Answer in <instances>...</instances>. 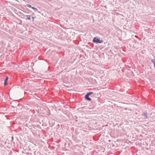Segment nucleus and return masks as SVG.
<instances>
[{"instance_id":"f257e3e1","label":"nucleus","mask_w":155,"mask_h":155,"mask_svg":"<svg viewBox=\"0 0 155 155\" xmlns=\"http://www.w3.org/2000/svg\"><path fill=\"white\" fill-rule=\"evenodd\" d=\"M93 42L94 43H101L103 42V41L100 40L95 37L94 38L93 40Z\"/></svg>"},{"instance_id":"f03ea898","label":"nucleus","mask_w":155,"mask_h":155,"mask_svg":"<svg viewBox=\"0 0 155 155\" xmlns=\"http://www.w3.org/2000/svg\"><path fill=\"white\" fill-rule=\"evenodd\" d=\"M142 115L143 116L144 119H147L148 118L147 114L146 112H143Z\"/></svg>"},{"instance_id":"7ed1b4c3","label":"nucleus","mask_w":155,"mask_h":155,"mask_svg":"<svg viewBox=\"0 0 155 155\" xmlns=\"http://www.w3.org/2000/svg\"><path fill=\"white\" fill-rule=\"evenodd\" d=\"M8 80V77H6V78L4 80V85L5 86H6L7 84V81Z\"/></svg>"},{"instance_id":"20e7f679","label":"nucleus","mask_w":155,"mask_h":155,"mask_svg":"<svg viewBox=\"0 0 155 155\" xmlns=\"http://www.w3.org/2000/svg\"><path fill=\"white\" fill-rule=\"evenodd\" d=\"M85 98L87 101H91V99L89 97V96L85 95Z\"/></svg>"},{"instance_id":"39448f33","label":"nucleus","mask_w":155,"mask_h":155,"mask_svg":"<svg viewBox=\"0 0 155 155\" xmlns=\"http://www.w3.org/2000/svg\"><path fill=\"white\" fill-rule=\"evenodd\" d=\"M151 61L154 64V66L155 68V57H154V58L153 59H151Z\"/></svg>"},{"instance_id":"423d86ee","label":"nucleus","mask_w":155,"mask_h":155,"mask_svg":"<svg viewBox=\"0 0 155 155\" xmlns=\"http://www.w3.org/2000/svg\"><path fill=\"white\" fill-rule=\"evenodd\" d=\"M4 97L3 93L0 91V99H2Z\"/></svg>"},{"instance_id":"0eeeda50","label":"nucleus","mask_w":155,"mask_h":155,"mask_svg":"<svg viewBox=\"0 0 155 155\" xmlns=\"http://www.w3.org/2000/svg\"><path fill=\"white\" fill-rule=\"evenodd\" d=\"M27 19H28V20H30V18H31V16L30 15H27Z\"/></svg>"},{"instance_id":"6e6552de","label":"nucleus","mask_w":155,"mask_h":155,"mask_svg":"<svg viewBox=\"0 0 155 155\" xmlns=\"http://www.w3.org/2000/svg\"><path fill=\"white\" fill-rule=\"evenodd\" d=\"M26 6L28 7H29V8H31V7H32L30 5L28 4H27L26 5Z\"/></svg>"},{"instance_id":"1a4fd4ad","label":"nucleus","mask_w":155,"mask_h":155,"mask_svg":"<svg viewBox=\"0 0 155 155\" xmlns=\"http://www.w3.org/2000/svg\"><path fill=\"white\" fill-rule=\"evenodd\" d=\"M31 8L35 10L36 11H37L38 10L36 8H35L33 7H31Z\"/></svg>"},{"instance_id":"9d476101","label":"nucleus","mask_w":155,"mask_h":155,"mask_svg":"<svg viewBox=\"0 0 155 155\" xmlns=\"http://www.w3.org/2000/svg\"><path fill=\"white\" fill-rule=\"evenodd\" d=\"M90 95V94H89V92L87 93L86 94V96H89Z\"/></svg>"},{"instance_id":"9b49d317","label":"nucleus","mask_w":155,"mask_h":155,"mask_svg":"<svg viewBox=\"0 0 155 155\" xmlns=\"http://www.w3.org/2000/svg\"><path fill=\"white\" fill-rule=\"evenodd\" d=\"M89 94H90V95L93 93V92H89Z\"/></svg>"},{"instance_id":"f8f14e48","label":"nucleus","mask_w":155,"mask_h":155,"mask_svg":"<svg viewBox=\"0 0 155 155\" xmlns=\"http://www.w3.org/2000/svg\"><path fill=\"white\" fill-rule=\"evenodd\" d=\"M32 19H33L32 21H34V17H32Z\"/></svg>"},{"instance_id":"ddd939ff","label":"nucleus","mask_w":155,"mask_h":155,"mask_svg":"<svg viewBox=\"0 0 155 155\" xmlns=\"http://www.w3.org/2000/svg\"><path fill=\"white\" fill-rule=\"evenodd\" d=\"M154 20H155V19H154Z\"/></svg>"}]
</instances>
